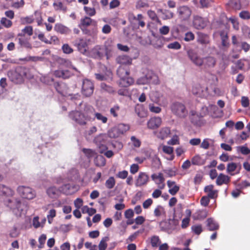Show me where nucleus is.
Returning a JSON list of instances; mask_svg holds the SVG:
<instances>
[{
  "instance_id": "nucleus-38",
  "label": "nucleus",
  "mask_w": 250,
  "mask_h": 250,
  "mask_svg": "<svg viewBox=\"0 0 250 250\" xmlns=\"http://www.w3.org/2000/svg\"><path fill=\"white\" fill-rule=\"evenodd\" d=\"M151 246L153 248H156L161 244V241L158 236L153 235L150 239Z\"/></svg>"
},
{
  "instance_id": "nucleus-64",
  "label": "nucleus",
  "mask_w": 250,
  "mask_h": 250,
  "mask_svg": "<svg viewBox=\"0 0 250 250\" xmlns=\"http://www.w3.org/2000/svg\"><path fill=\"white\" fill-rule=\"evenodd\" d=\"M239 151L243 155H248L250 153V149L246 146H241L238 147Z\"/></svg>"
},
{
  "instance_id": "nucleus-34",
  "label": "nucleus",
  "mask_w": 250,
  "mask_h": 250,
  "mask_svg": "<svg viewBox=\"0 0 250 250\" xmlns=\"http://www.w3.org/2000/svg\"><path fill=\"white\" fill-rule=\"evenodd\" d=\"M129 126L128 125L124 124H119L117 126L114 127V131H118L119 134L122 135L129 129Z\"/></svg>"
},
{
  "instance_id": "nucleus-40",
  "label": "nucleus",
  "mask_w": 250,
  "mask_h": 250,
  "mask_svg": "<svg viewBox=\"0 0 250 250\" xmlns=\"http://www.w3.org/2000/svg\"><path fill=\"white\" fill-rule=\"evenodd\" d=\"M82 151L88 159H90L93 157H95V156L97 155L96 151L91 149L84 148L82 149Z\"/></svg>"
},
{
  "instance_id": "nucleus-58",
  "label": "nucleus",
  "mask_w": 250,
  "mask_h": 250,
  "mask_svg": "<svg viewBox=\"0 0 250 250\" xmlns=\"http://www.w3.org/2000/svg\"><path fill=\"white\" fill-rule=\"evenodd\" d=\"M209 141H212L211 139L206 138L203 140L201 144L200 147L205 149H208L209 147L210 143Z\"/></svg>"
},
{
  "instance_id": "nucleus-48",
  "label": "nucleus",
  "mask_w": 250,
  "mask_h": 250,
  "mask_svg": "<svg viewBox=\"0 0 250 250\" xmlns=\"http://www.w3.org/2000/svg\"><path fill=\"white\" fill-rule=\"evenodd\" d=\"M130 141L132 143V146L134 147L139 148L141 145V141L134 136H132L130 137Z\"/></svg>"
},
{
  "instance_id": "nucleus-53",
  "label": "nucleus",
  "mask_w": 250,
  "mask_h": 250,
  "mask_svg": "<svg viewBox=\"0 0 250 250\" xmlns=\"http://www.w3.org/2000/svg\"><path fill=\"white\" fill-rule=\"evenodd\" d=\"M0 24L6 28H9L12 25V22L6 18H2L0 20Z\"/></svg>"
},
{
  "instance_id": "nucleus-18",
  "label": "nucleus",
  "mask_w": 250,
  "mask_h": 250,
  "mask_svg": "<svg viewBox=\"0 0 250 250\" xmlns=\"http://www.w3.org/2000/svg\"><path fill=\"white\" fill-rule=\"evenodd\" d=\"M76 191V186L70 184L63 185L60 188V191L66 195L73 194Z\"/></svg>"
},
{
  "instance_id": "nucleus-60",
  "label": "nucleus",
  "mask_w": 250,
  "mask_h": 250,
  "mask_svg": "<svg viewBox=\"0 0 250 250\" xmlns=\"http://www.w3.org/2000/svg\"><path fill=\"white\" fill-rule=\"evenodd\" d=\"M62 49L65 54H70L73 51V49L68 44H64Z\"/></svg>"
},
{
  "instance_id": "nucleus-28",
  "label": "nucleus",
  "mask_w": 250,
  "mask_h": 250,
  "mask_svg": "<svg viewBox=\"0 0 250 250\" xmlns=\"http://www.w3.org/2000/svg\"><path fill=\"white\" fill-rule=\"evenodd\" d=\"M60 188L58 189L55 186H51L46 189V193L51 198H56L59 195Z\"/></svg>"
},
{
  "instance_id": "nucleus-7",
  "label": "nucleus",
  "mask_w": 250,
  "mask_h": 250,
  "mask_svg": "<svg viewBox=\"0 0 250 250\" xmlns=\"http://www.w3.org/2000/svg\"><path fill=\"white\" fill-rule=\"evenodd\" d=\"M94 91V85L92 82L88 80L85 79L83 81L82 85V93L85 97L90 96Z\"/></svg>"
},
{
  "instance_id": "nucleus-19",
  "label": "nucleus",
  "mask_w": 250,
  "mask_h": 250,
  "mask_svg": "<svg viewBox=\"0 0 250 250\" xmlns=\"http://www.w3.org/2000/svg\"><path fill=\"white\" fill-rule=\"evenodd\" d=\"M54 87L56 91L61 95L65 96L67 93L68 87L63 83L56 82L54 83Z\"/></svg>"
},
{
  "instance_id": "nucleus-57",
  "label": "nucleus",
  "mask_w": 250,
  "mask_h": 250,
  "mask_svg": "<svg viewBox=\"0 0 250 250\" xmlns=\"http://www.w3.org/2000/svg\"><path fill=\"white\" fill-rule=\"evenodd\" d=\"M148 106L150 111L153 113H159L162 110L160 107L156 106L153 104H149Z\"/></svg>"
},
{
  "instance_id": "nucleus-37",
  "label": "nucleus",
  "mask_w": 250,
  "mask_h": 250,
  "mask_svg": "<svg viewBox=\"0 0 250 250\" xmlns=\"http://www.w3.org/2000/svg\"><path fill=\"white\" fill-rule=\"evenodd\" d=\"M94 164L97 167H103L105 165V159L102 155H96L94 158Z\"/></svg>"
},
{
  "instance_id": "nucleus-43",
  "label": "nucleus",
  "mask_w": 250,
  "mask_h": 250,
  "mask_svg": "<svg viewBox=\"0 0 250 250\" xmlns=\"http://www.w3.org/2000/svg\"><path fill=\"white\" fill-rule=\"evenodd\" d=\"M115 184V178L113 176H111L106 181L105 186L108 189H111L114 188Z\"/></svg>"
},
{
  "instance_id": "nucleus-1",
  "label": "nucleus",
  "mask_w": 250,
  "mask_h": 250,
  "mask_svg": "<svg viewBox=\"0 0 250 250\" xmlns=\"http://www.w3.org/2000/svg\"><path fill=\"white\" fill-rule=\"evenodd\" d=\"M188 58L196 66H203L206 69L213 68L216 63V59L211 56H208L205 58H200L197 53L193 50H189L188 51Z\"/></svg>"
},
{
  "instance_id": "nucleus-24",
  "label": "nucleus",
  "mask_w": 250,
  "mask_h": 250,
  "mask_svg": "<svg viewBox=\"0 0 250 250\" xmlns=\"http://www.w3.org/2000/svg\"><path fill=\"white\" fill-rule=\"evenodd\" d=\"M54 30L57 33L61 34H68L70 33L71 30L67 27L61 23H56L54 26Z\"/></svg>"
},
{
  "instance_id": "nucleus-39",
  "label": "nucleus",
  "mask_w": 250,
  "mask_h": 250,
  "mask_svg": "<svg viewBox=\"0 0 250 250\" xmlns=\"http://www.w3.org/2000/svg\"><path fill=\"white\" fill-rule=\"evenodd\" d=\"M80 29L83 31V33L85 35H87L89 36H97L98 31L97 28H94L93 29L92 31H90L89 30H88L87 27H79Z\"/></svg>"
},
{
  "instance_id": "nucleus-46",
  "label": "nucleus",
  "mask_w": 250,
  "mask_h": 250,
  "mask_svg": "<svg viewBox=\"0 0 250 250\" xmlns=\"http://www.w3.org/2000/svg\"><path fill=\"white\" fill-rule=\"evenodd\" d=\"M33 32V27L31 26H27L24 27L22 30L20 34H23L27 35V37H30L32 35Z\"/></svg>"
},
{
  "instance_id": "nucleus-62",
  "label": "nucleus",
  "mask_w": 250,
  "mask_h": 250,
  "mask_svg": "<svg viewBox=\"0 0 250 250\" xmlns=\"http://www.w3.org/2000/svg\"><path fill=\"white\" fill-rule=\"evenodd\" d=\"M108 135L110 138H116L120 136L118 131H114V127L111 128L108 132Z\"/></svg>"
},
{
  "instance_id": "nucleus-11",
  "label": "nucleus",
  "mask_w": 250,
  "mask_h": 250,
  "mask_svg": "<svg viewBox=\"0 0 250 250\" xmlns=\"http://www.w3.org/2000/svg\"><path fill=\"white\" fill-rule=\"evenodd\" d=\"M19 42V44L22 47L26 48H31L32 46L29 42L30 37H27L25 35L19 33L16 39Z\"/></svg>"
},
{
  "instance_id": "nucleus-9",
  "label": "nucleus",
  "mask_w": 250,
  "mask_h": 250,
  "mask_svg": "<svg viewBox=\"0 0 250 250\" xmlns=\"http://www.w3.org/2000/svg\"><path fill=\"white\" fill-rule=\"evenodd\" d=\"M91 54L95 59H102L105 56V51L102 46L97 45L91 49Z\"/></svg>"
},
{
  "instance_id": "nucleus-35",
  "label": "nucleus",
  "mask_w": 250,
  "mask_h": 250,
  "mask_svg": "<svg viewBox=\"0 0 250 250\" xmlns=\"http://www.w3.org/2000/svg\"><path fill=\"white\" fill-rule=\"evenodd\" d=\"M207 215L208 212L206 210H199L193 215V218L195 220H201L205 218Z\"/></svg>"
},
{
  "instance_id": "nucleus-30",
  "label": "nucleus",
  "mask_w": 250,
  "mask_h": 250,
  "mask_svg": "<svg viewBox=\"0 0 250 250\" xmlns=\"http://www.w3.org/2000/svg\"><path fill=\"white\" fill-rule=\"evenodd\" d=\"M135 111L140 118H144L147 116V111L142 104H138L135 107Z\"/></svg>"
},
{
  "instance_id": "nucleus-44",
  "label": "nucleus",
  "mask_w": 250,
  "mask_h": 250,
  "mask_svg": "<svg viewBox=\"0 0 250 250\" xmlns=\"http://www.w3.org/2000/svg\"><path fill=\"white\" fill-rule=\"evenodd\" d=\"M131 16L133 17V19L134 20H135L138 22L139 26L142 27H145L146 24L145 21H143L144 17L142 14H138L137 17H135L133 14H131Z\"/></svg>"
},
{
  "instance_id": "nucleus-23",
  "label": "nucleus",
  "mask_w": 250,
  "mask_h": 250,
  "mask_svg": "<svg viewBox=\"0 0 250 250\" xmlns=\"http://www.w3.org/2000/svg\"><path fill=\"white\" fill-rule=\"evenodd\" d=\"M134 83V79L132 77L127 76L120 79L119 85L120 87H127L133 84Z\"/></svg>"
},
{
  "instance_id": "nucleus-47",
  "label": "nucleus",
  "mask_w": 250,
  "mask_h": 250,
  "mask_svg": "<svg viewBox=\"0 0 250 250\" xmlns=\"http://www.w3.org/2000/svg\"><path fill=\"white\" fill-rule=\"evenodd\" d=\"M42 58L38 56H27L23 59H21V61L26 62H36L39 61H42Z\"/></svg>"
},
{
  "instance_id": "nucleus-5",
  "label": "nucleus",
  "mask_w": 250,
  "mask_h": 250,
  "mask_svg": "<svg viewBox=\"0 0 250 250\" xmlns=\"http://www.w3.org/2000/svg\"><path fill=\"white\" fill-rule=\"evenodd\" d=\"M18 193L23 198L28 200L33 199L36 196V193L29 187L20 186L17 188Z\"/></svg>"
},
{
  "instance_id": "nucleus-63",
  "label": "nucleus",
  "mask_w": 250,
  "mask_h": 250,
  "mask_svg": "<svg viewBox=\"0 0 250 250\" xmlns=\"http://www.w3.org/2000/svg\"><path fill=\"white\" fill-rule=\"evenodd\" d=\"M241 102L242 106L244 107H248L250 105V101L247 97L242 96Z\"/></svg>"
},
{
  "instance_id": "nucleus-8",
  "label": "nucleus",
  "mask_w": 250,
  "mask_h": 250,
  "mask_svg": "<svg viewBox=\"0 0 250 250\" xmlns=\"http://www.w3.org/2000/svg\"><path fill=\"white\" fill-rule=\"evenodd\" d=\"M151 178L155 183L157 185L158 188L160 189H163L165 187V179L162 173H154L151 175Z\"/></svg>"
},
{
  "instance_id": "nucleus-54",
  "label": "nucleus",
  "mask_w": 250,
  "mask_h": 250,
  "mask_svg": "<svg viewBox=\"0 0 250 250\" xmlns=\"http://www.w3.org/2000/svg\"><path fill=\"white\" fill-rule=\"evenodd\" d=\"M167 47L169 49L178 50L181 48V45L179 42L175 41L169 43Z\"/></svg>"
},
{
  "instance_id": "nucleus-61",
  "label": "nucleus",
  "mask_w": 250,
  "mask_h": 250,
  "mask_svg": "<svg viewBox=\"0 0 250 250\" xmlns=\"http://www.w3.org/2000/svg\"><path fill=\"white\" fill-rule=\"evenodd\" d=\"M194 38L195 36L194 34L192 32L189 31L188 32L185 34L184 40L186 42H190L193 41L194 39Z\"/></svg>"
},
{
  "instance_id": "nucleus-36",
  "label": "nucleus",
  "mask_w": 250,
  "mask_h": 250,
  "mask_svg": "<svg viewBox=\"0 0 250 250\" xmlns=\"http://www.w3.org/2000/svg\"><path fill=\"white\" fill-rule=\"evenodd\" d=\"M191 162L193 165L201 166L205 164V160L199 155H196L191 159Z\"/></svg>"
},
{
  "instance_id": "nucleus-17",
  "label": "nucleus",
  "mask_w": 250,
  "mask_h": 250,
  "mask_svg": "<svg viewBox=\"0 0 250 250\" xmlns=\"http://www.w3.org/2000/svg\"><path fill=\"white\" fill-rule=\"evenodd\" d=\"M206 21L202 17L199 16H194L193 21V25L197 29L204 28L206 26Z\"/></svg>"
},
{
  "instance_id": "nucleus-49",
  "label": "nucleus",
  "mask_w": 250,
  "mask_h": 250,
  "mask_svg": "<svg viewBox=\"0 0 250 250\" xmlns=\"http://www.w3.org/2000/svg\"><path fill=\"white\" fill-rule=\"evenodd\" d=\"M165 213V209L161 206H158L154 210V214L156 217L160 216Z\"/></svg>"
},
{
  "instance_id": "nucleus-14",
  "label": "nucleus",
  "mask_w": 250,
  "mask_h": 250,
  "mask_svg": "<svg viewBox=\"0 0 250 250\" xmlns=\"http://www.w3.org/2000/svg\"><path fill=\"white\" fill-rule=\"evenodd\" d=\"M162 119L159 117L150 118L147 123V127L151 129L158 128L162 124Z\"/></svg>"
},
{
  "instance_id": "nucleus-55",
  "label": "nucleus",
  "mask_w": 250,
  "mask_h": 250,
  "mask_svg": "<svg viewBox=\"0 0 250 250\" xmlns=\"http://www.w3.org/2000/svg\"><path fill=\"white\" fill-rule=\"evenodd\" d=\"M210 198L208 196H203L200 200V204L203 207H207L210 202Z\"/></svg>"
},
{
  "instance_id": "nucleus-41",
  "label": "nucleus",
  "mask_w": 250,
  "mask_h": 250,
  "mask_svg": "<svg viewBox=\"0 0 250 250\" xmlns=\"http://www.w3.org/2000/svg\"><path fill=\"white\" fill-rule=\"evenodd\" d=\"M109 240V238L108 236L103 237L99 244V250H105L107 247V242Z\"/></svg>"
},
{
  "instance_id": "nucleus-10",
  "label": "nucleus",
  "mask_w": 250,
  "mask_h": 250,
  "mask_svg": "<svg viewBox=\"0 0 250 250\" xmlns=\"http://www.w3.org/2000/svg\"><path fill=\"white\" fill-rule=\"evenodd\" d=\"M241 169V165L234 162L228 164L227 166V172L231 176L239 174Z\"/></svg>"
},
{
  "instance_id": "nucleus-27",
  "label": "nucleus",
  "mask_w": 250,
  "mask_h": 250,
  "mask_svg": "<svg viewBox=\"0 0 250 250\" xmlns=\"http://www.w3.org/2000/svg\"><path fill=\"white\" fill-rule=\"evenodd\" d=\"M113 48V42L111 40L108 39L104 43V51H105V56L107 60L110 58V54L112 51Z\"/></svg>"
},
{
  "instance_id": "nucleus-31",
  "label": "nucleus",
  "mask_w": 250,
  "mask_h": 250,
  "mask_svg": "<svg viewBox=\"0 0 250 250\" xmlns=\"http://www.w3.org/2000/svg\"><path fill=\"white\" fill-rule=\"evenodd\" d=\"M117 73L120 78H122L128 76L130 74V70L126 66L121 65L118 68Z\"/></svg>"
},
{
  "instance_id": "nucleus-56",
  "label": "nucleus",
  "mask_w": 250,
  "mask_h": 250,
  "mask_svg": "<svg viewBox=\"0 0 250 250\" xmlns=\"http://www.w3.org/2000/svg\"><path fill=\"white\" fill-rule=\"evenodd\" d=\"M95 117L99 121H101L102 123L105 124L107 121V118L103 116L101 113H96L94 114Z\"/></svg>"
},
{
  "instance_id": "nucleus-16",
  "label": "nucleus",
  "mask_w": 250,
  "mask_h": 250,
  "mask_svg": "<svg viewBox=\"0 0 250 250\" xmlns=\"http://www.w3.org/2000/svg\"><path fill=\"white\" fill-rule=\"evenodd\" d=\"M207 87L202 86L200 84H196L192 87V92L194 95L202 97L205 95V93L207 92Z\"/></svg>"
},
{
  "instance_id": "nucleus-21",
  "label": "nucleus",
  "mask_w": 250,
  "mask_h": 250,
  "mask_svg": "<svg viewBox=\"0 0 250 250\" xmlns=\"http://www.w3.org/2000/svg\"><path fill=\"white\" fill-rule=\"evenodd\" d=\"M214 186L209 185L207 186L204 188V191L208 193L207 196L210 198V199H216L218 196V190H214Z\"/></svg>"
},
{
  "instance_id": "nucleus-22",
  "label": "nucleus",
  "mask_w": 250,
  "mask_h": 250,
  "mask_svg": "<svg viewBox=\"0 0 250 250\" xmlns=\"http://www.w3.org/2000/svg\"><path fill=\"white\" fill-rule=\"evenodd\" d=\"M230 181V177L223 173H220L218 175L216 184L217 186H221L223 184H228Z\"/></svg>"
},
{
  "instance_id": "nucleus-12",
  "label": "nucleus",
  "mask_w": 250,
  "mask_h": 250,
  "mask_svg": "<svg viewBox=\"0 0 250 250\" xmlns=\"http://www.w3.org/2000/svg\"><path fill=\"white\" fill-rule=\"evenodd\" d=\"M177 13L180 18L186 20L190 16L191 11L187 6H181L178 8Z\"/></svg>"
},
{
  "instance_id": "nucleus-42",
  "label": "nucleus",
  "mask_w": 250,
  "mask_h": 250,
  "mask_svg": "<svg viewBox=\"0 0 250 250\" xmlns=\"http://www.w3.org/2000/svg\"><path fill=\"white\" fill-rule=\"evenodd\" d=\"M159 11L163 15L164 20L170 19L173 17V13L168 10L159 9Z\"/></svg>"
},
{
  "instance_id": "nucleus-26",
  "label": "nucleus",
  "mask_w": 250,
  "mask_h": 250,
  "mask_svg": "<svg viewBox=\"0 0 250 250\" xmlns=\"http://www.w3.org/2000/svg\"><path fill=\"white\" fill-rule=\"evenodd\" d=\"M77 42V46L78 49L81 53L83 54L85 53L87 50L88 46V44L86 41L83 39L81 38L79 39Z\"/></svg>"
},
{
  "instance_id": "nucleus-15",
  "label": "nucleus",
  "mask_w": 250,
  "mask_h": 250,
  "mask_svg": "<svg viewBox=\"0 0 250 250\" xmlns=\"http://www.w3.org/2000/svg\"><path fill=\"white\" fill-rule=\"evenodd\" d=\"M14 191L8 187L0 184V196H3L6 199L8 197L13 196Z\"/></svg>"
},
{
  "instance_id": "nucleus-51",
  "label": "nucleus",
  "mask_w": 250,
  "mask_h": 250,
  "mask_svg": "<svg viewBox=\"0 0 250 250\" xmlns=\"http://www.w3.org/2000/svg\"><path fill=\"white\" fill-rule=\"evenodd\" d=\"M84 10L85 13L90 17L94 16L96 13V10L94 7L84 6Z\"/></svg>"
},
{
  "instance_id": "nucleus-52",
  "label": "nucleus",
  "mask_w": 250,
  "mask_h": 250,
  "mask_svg": "<svg viewBox=\"0 0 250 250\" xmlns=\"http://www.w3.org/2000/svg\"><path fill=\"white\" fill-rule=\"evenodd\" d=\"M191 229L192 231L197 235H199L203 231V229L201 225L192 226Z\"/></svg>"
},
{
  "instance_id": "nucleus-6",
  "label": "nucleus",
  "mask_w": 250,
  "mask_h": 250,
  "mask_svg": "<svg viewBox=\"0 0 250 250\" xmlns=\"http://www.w3.org/2000/svg\"><path fill=\"white\" fill-rule=\"evenodd\" d=\"M4 204L7 207L13 211L21 209V202L19 198H14L13 196L8 197L4 200Z\"/></svg>"
},
{
  "instance_id": "nucleus-59",
  "label": "nucleus",
  "mask_w": 250,
  "mask_h": 250,
  "mask_svg": "<svg viewBox=\"0 0 250 250\" xmlns=\"http://www.w3.org/2000/svg\"><path fill=\"white\" fill-rule=\"evenodd\" d=\"M120 110V106L116 104L113 106L110 109V113L111 115H112L114 117H117L118 116V112Z\"/></svg>"
},
{
  "instance_id": "nucleus-2",
  "label": "nucleus",
  "mask_w": 250,
  "mask_h": 250,
  "mask_svg": "<svg viewBox=\"0 0 250 250\" xmlns=\"http://www.w3.org/2000/svg\"><path fill=\"white\" fill-rule=\"evenodd\" d=\"M94 109L90 106L84 109V112L78 111H72L69 114L70 118L80 125H86L88 121L92 119Z\"/></svg>"
},
{
  "instance_id": "nucleus-3",
  "label": "nucleus",
  "mask_w": 250,
  "mask_h": 250,
  "mask_svg": "<svg viewBox=\"0 0 250 250\" xmlns=\"http://www.w3.org/2000/svg\"><path fill=\"white\" fill-rule=\"evenodd\" d=\"M26 75V69L21 66L17 67L14 70H10L7 72L9 80L16 84L22 83Z\"/></svg>"
},
{
  "instance_id": "nucleus-29",
  "label": "nucleus",
  "mask_w": 250,
  "mask_h": 250,
  "mask_svg": "<svg viewBox=\"0 0 250 250\" xmlns=\"http://www.w3.org/2000/svg\"><path fill=\"white\" fill-rule=\"evenodd\" d=\"M197 42L202 44H206L209 42V36L206 34L202 32L197 33Z\"/></svg>"
},
{
  "instance_id": "nucleus-13",
  "label": "nucleus",
  "mask_w": 250,
  "mask_h": 250,
  "mask_svg": "<svg viewBox=\"0 0 250 250\" xmlns=\"http://www.w3.org/2000/svg\"><path fill=\"white\" fill-rule=\"evenodd\" d=\"M149 181L148 175L144 172H140L136 179L135 185L136 187H142L147 184Z\"/></svg>"
},
{
  "instance_id": "nucleus-33",
  "label": "nucleus",
  "mask_w": 250,
  "mask_h": 250,
  "mask_svg": "<svg viewBox=\"0 0 250 250\" xmlns=\"http://www.w3.org/2000/svg\"><path fill=\"white\" fill-rule=\"evenodd\" d=\"M207 227L210 231L216 230L219 229V224L212 218H208L207 220Z\"/></svg>"
},
{
  "instance_id": "nucleus-32",
  "label": "nucleus",
  "mask_w": 250,
  "mask_h": 250,
  "mask_svg": "<svg viewBox=\"0 0 250 250\" xmlns=\"http://www.w3.org/2000/svg\"><path fill=\"white\" fill-rule=\"evenodd\" d=\"M93 23H96V21L90 17L85 16L81 19L79 27H88L92 25Z\"/></svg>"
},
{
  "instance_id": "nucleus-50",
  "label": "nucleus",
  "mask_w": 250,
  "mask_h": 250,
  "mask_svg": "<svg viewBox=\"0 0 250 250\" xmlns=\"http://www.w3.org/2000/svg\"><path fill=\"white\" fill-rule=\"evenodd\" d=\"M170 133V130L168 127L162 128L160 131V134L163 139L167 137Z\"/></svg>"
},
{
  "instance_id": "nucleus-25",
  "label": "nucleus",
  "mask_w": 250,
  "mask_h": 250,
  "mask_svg": "<svg viewBox=\"0 0 250 250\" xmlns=\"http://www.w3.org/2000/svg\"><path fill=\"white\" fill-rule=\"evenodd\" d=\"M167 185L169 188L168 192L172 195H175L179 190L180 188L176 185L174 181L168 180L167 182Z\"/></svg>"
},
{
  "instance_id": "nucleus-45",
  "label": "nucleus",
  "mask_w": 250,
  "mask_h": 250,
  "mask_svg": "<svg viewBox=\"0 0 250 250\" xmlns=\"http://www.w3.org/2000/svg\"><path fill=\"white\" fill-rule=\"evenodd\" d=\"M34 16H35L34 19L37 22L38 25L41 26L42 23V19L41 13L38 11H36L34 13Z\"/></svg>"
},
{
  "instance_id": "nucleus-4",
  "label": "nucleus",
  "mask_w": 250,
  "mask_h": 250,
  "mask_svg": "<svg viewBox=\"0 0 250 250\" xmlns=\"http://www.w3.org/2000/svg\"><path fill=\"white\" fill-rule=\"evenodd\" d=\"M170 109L172 113L179 118H184L188 114L185 105L180 102L173 103L170 105Z\"/></svg>"
},
{
  "instance_id": "nucleus-20",
  "label": "nucleus",
  "mask_w": 250,
  "mask_h": 250,
  "mask_svg": "<svg viewBox=\"0 0 250 250\" xmlns=\"http://www.w3.org/2000/svg\"><path fill=\"white\" fill-rule=\"evenodd\" d=\"M116 61L117 63L126 66V65H130L132 63V60L128 56L123 55H120L117 57Z\"/></svg>"
}]
</instances>
